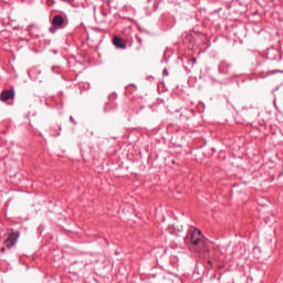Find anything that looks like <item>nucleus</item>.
<instances>
[{"instance_id":"obj_7","label":"nucleus","mask_w":283,"mask_h":283,"mask_svg":"<svg viewBox=\"0 0 283 283\" xmlns=\"http://www.w3.org/2000/svg\"><path fill=\"white\" fill-rule=\"evenodd\" d=\"M271 74H275V71H269V72L266 73V76H271Z\"/></svg>"},{"instance_id":"obj_3","label":"nucleus","mask_w":283,"mask_h":283,"mask_svg":"<svg viewBox=\"0 0 283 283\" xmlns=\"http://www.w3.org/2000/svg\"><path fill=\"white\" fill-rule=\"evenodd\" d=\"M52 25L59 30L63 29V25H65V18H63V15H55L52 20Z\"/></svg>"},{"instance_id":"obj_6","label":"nucleus","mask_w":283,"mask_h":283,"mask_svg":"<svg viewBox=\"0 0 283 283\" xmlns=\"http://www.w3.org/2000/svg\"><path fill=\"white\" fill-rule=\"evenodd\" d=\"M56 29H57L56 27H51L49 31L51 32V34H54L56 32Z\"/></svg>"},{"instance_id":"obj_1","label":"nucleus","mask_w":283,"mask_h":283,"mask_svg":"<svg viewBox=\"0 0 283 283\" xmlns=\"http://www.w3.org/2000/svg\"><path fill=\"white\" fill-rule=\"evenodd\" d=\"M187 239L190 240V244L193 251H197V253H200V251H205V249H207V239L199 229L195 228L190 230Z\"/></svg>"},{"instance_id":"obj_10","label":"nucleus","mask_w":283,"mask_h":283,"mask_svg":"<svg viewBox=\"0 0 283 283\" xmlns=\"http://www.w3.org/2000/svg\"><path fill=\"white\" fill-rule=\"evenodd\" d=\"M196 61H197L196 57H192V63H196Z\"/></svg>"},{"instance_id":"obj_9","label":"nucleus","mask_w":283,"mask_h":283,"mask_svg":"<svg viewBox=\"0 0 283 283\" xmlns=\"http://www.w3.org/2000/svg\"><path fill=\"white\" fill-rule=\"evenodd\" d=\"M1 252H2V253H6V248H1Z\"/></svg>"},{"instance_id":"obj_4","label":"nucleus","mask_w":283,"mask_h":283,"mask_svg":"<svg viewBox=\"0 0 283 283\" xmlns=\"http://www.w3.org/2000/svg\"><path fill=\"white\" fill-rule=\"evenodd\" d=\"M10 98H14V91H3L0 95V101H2L3 103H6V101H10Z\"/></svg>"},{"instance_id":"obj_5","label":"nucleus","mask_w":283,"mask_h":283,"mask_svg":"<svg viewBox=\"0 0 283 283\" xmlns=\"http://www.w3.org/2000/svg\"><path fill=\"white\" fill-rule=\"evenodd\" d=\"M113 44L115 45V48H119V50H125V48H127L125 42H123V39L118 36L113 38Z\"/></svg>"},{"instance_id":"obj_8","label":"nucleus","mask_w":283,"mask_h":283,"mask_svg":"<svg viewBox=\"0 0 283 283\" xmlns=\"http://www.w3.org/2000/svg\"><path fill=\"white\" fill-rule=\"evenodd\" d=\"M62 1H65L66 3H71L72 2V0H62Z\"/></svg>"},{"instance_id":"obj_2","label":"nucleus","mask_w":283,"mask_h":283,"mask_svg":"<svg viewBox=\"0 0 283 283\" xmlns=\"http://www.w3.org/2000/svg\"><path fill=\"white\" fill-rule=\"evenodd\" d=\"M19 232H12L9 237L4 240L3 244L7 249H12L17 244V240H19Z\"/></svg>"}]
</instances>
